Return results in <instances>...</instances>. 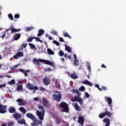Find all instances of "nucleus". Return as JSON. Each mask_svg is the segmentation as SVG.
I'll list each match as a JSON object with an SVG mask.
<instances>
[{
	"instance_id": "1",
	"label": "nucleus",
	"mask_w": 126,
	"mask_h": 126,
	"mask_svg": "<svg viewBox=\"0 0 126 126\" xmlns=\"http://www.w3.org/2000/svg\"><path fill=\"white\" fill-rule=\"evenodd\" d=\"M40 63H45V64H48V65H51L52 66H54V64H53V63L50 61L42 59L38 60L36 58H34L33 59V63H34V64H36L37 65H40L41 64H40Z\"/></svg>"
},
{
	"instance_id": "2",
	"label": "nucleus",
	"mask_w": 126,
	"mask_h": 126,
	"mask_svg": "<svg viewBox=\"0 0 126 126\" xmlns=\"http://www.w3.org/2000/svg\"><path fill=\"white\" fill-rule=\"evenodd\" d=\"M26 116L27 117V118L31 119V120H32L34 122L32 126H38L39 124L41 125L42 124V122L41 121L38 122V120H37L36 117L34 115H33L32 113H27L26 114Z\"/></svg>"
},
{
	"instance_id": "3",
	"label": "nucleus",
	"mask_w": 126,
	"mask_h": 126,
	"mask_svg": "<svg viewBox=\"0 0 126 126\" xmlns=\"http://www.w3.org/2000/svg\"><path fill=\"white\" fill-rule=\"evenodd\" d=\"M55 94H53V99L57 102H60L62 99V94L59 92H55Z\"/></svg>"
},
{
	"instance_id": "4",
	"label": "nucleus",
	"mask_w": 126,
	"mask_h": 126,
	"mask_svg": "<svg viewBox=\"0 0 126 126\" xmlns=\"http://www.w3.org/2000/svg\"><path fill=\"white\" fill-rule=\"evenodd\" d=\"M60 107L64 110V111L62 110V112H65L66 113L68 112V105L65 102H61Z\"/></svg>"
},
{
	"instance_id": "5",
	"label": "nucleus",
	"mask_w": 126,
	"mask_h": 126,
	"mask_svg": "<svg viewBox=\"0 0 126 126\" xmlns=\"http://www.w3.org/2000/svg\"><path fill=\"white\" fill-rule=\"evenodd\" d=\"M71 101H72V102H79L80 105L83 103V99L77 95H75L73 98H72Z\"/></svg>"
},
{
	"instance_id": "6",
	"label": "nucleus",
	"mask_w": 126,
	"mask_h": 126,
	"mask_svg": "<svg viewBox=\"0 0 126 126\" xmlns=\"http://www.w3.org/2000/svg\"><path fill=\"white\" fill-rule=\"evenodd\" d=\"M36 116H37L41 121L44 120V116H45L44 112H41L40 111H36Z\"/></svg>"
},
{
	"instance_id": "7",
	"label": "nucleus",
	"mask_w": 126,
	"mask_h": 126,
	"mask_svg": "<svg viewBox=\"0 0 126 126\" xmlns=\"http://www.w3.org/2000/svg\"><path fill=\"white\" fill-rule=\"evenodd\" d=\"M7 106L6 105H2L0 104V114H4L6 113Z\"/></svg>"
},
{
	"instance_id": "8",
	"label": "nucleus",
	"mask_w": 126,
	"mask_h": 126,
	"mask_svg": "<svg viewBox=\"0 0 126 126\" xmlns=\"http://www.w3.org/2000/svg\"><path fill=\"white\" fill-rule=\"evenodd\" d=\"M27 87L29 90H39V88L37 86H33V85L28 83L27 84Z\"/></svg>"
},
{
	"instance_id": "9",
	"label": "nucleus",
	"mask_w": 126,
	"mask_h": 126,
	"mask_svg": "<svg viewBox=\"0 0 126 126\" xmlns=\"http://www.w3.org/2000/svg\"><path fill=\"white\" fill-rule=\"evenodd\" d=\"M42 104L46 108H50L51 107V104H50L46 98L42 99Z\"/></svg>"
},
{
	"instance_id": "10",
	"label": "nucleus",
	"mask_w": 126,
	"mask_h": 126,
	"mask_svg": "<svg viewBox=\"0 0 126 126\" xmlns=\"http://www.w3.org/2000/svg\"><path fill=\"white\" fill-rule=\"evenodd\" d=\"M43 83L45 85L48 86L51 83V80L48 77H45L43 79Z\"/></svg>"
},
{
	"instance_id": "11",
	"label": "nucleus",
	"mask_w": 126,
	"mask_h": 126,
	"mask_svg": "<svg viewBox=\"0 0 126 126\" xmlns=\"http://www.w3.org/2000/svg\"><path fill=\"white\" fill-rule=\"evenodd\" d=\"M16 102H19V105L20 106H25V105H27V103H26L25 101L23 100L21 98H18Z\"/></svg>"
},
{
	"instance_id": "12",
	"label": "nucleus",
	"mask_w": 126,
	"mask_h": 126,
	"mask_svg": "<svg viewBox=\"0 0 126 126\" xmlns=\"http://www.w3.org/2000/svg\"><path fill=\"white\" fill-rule=\"evenodd\" d=\"M78 123L80 124L81 126H83L84 124V117H83V116H79L78 119Z\"/></svg>"
},
{
	"instance_id": "13",
	"label": "nucleus",
	"mask_w": 126,
	"mask_h": 126,
	"mask_svg": "<svg viewBox=\"0 0 126 126\" xmlns=\"http://www.w3.org/2000/svg\"><path fill=\"white\" fill-rule=\"evenodd\" d=\"M24 54L22 52H19L16 54L15 56H13L14 59L15 60H17L18 58H20V57H23Z\"/></svg>"
},
{
	"instance_id": "14",
	"label": "nucleus",
	"mask_w": 126,
	"mask_h": 126,
	"mask_svg": "<svg viewBox=\"0 0 126 126\" xmlns=\"http://www.w3.org/2000/svg\"><path fill=\"white\" fill-rule=\"evenodd\" d=\"M103 123H106L105 126H110V124H111V120L110 119L105 118L103 120Z\"/></svg>"
},
{
	"instance_id": "15",
	"label": "nucleus",
	"mask_w": 126,
	"mask_h": 126,
	"mask_svg": "<svg viewBox=\"0 0 126 126\" xmlns=\"http://www.w3.org/2000/svg\"><path fill=\"white\" fill-rule=\"evenodd\" d=\"M13 117L16 120H20V119H21L22 116L19 113H15L13 114Z\"/></svg>"
},
{
	"instance_id": "16",
	"label": "nucleus",
	"mask_w": 126,
	"mask_h": 126,
	"mask_svg": "<svg viewBox=\"0 0 126 126\" xmlns=\"http://www.w3.org/2000/svg\"><path fill=\"white\" fill-rule=\"evenodd\" d=\"M105 116H107L108 118H111L112 117V115L113 114L111 113L110 111H108V108L105 109V113H104Z\"/></svg>"
},
{
	"instance_id": "17",
	"label": "nucleus",
	"mask_w": 126,
	"mask_h": 126,
	"mask_svg": "<svg viewBox=\"0 0 126 126\" xmlns=\"http://www.w3.org/2000/svg\"><path fill=\"white\" fill-rule=\"evenodd\" d=\"M19 71L20 72H22V73H24L25 76H27L28 75L27 72H30V70H24L23 69H20Z\"/></svg>"
},
{
	"instance_id": "18",
	"label": "nucleus",
	"mask_w": 126,
	"mask_h": 126,
	"mask_svg": "<svg viewBox=\"0 0 126 126\" xmlns=\"http://www.w3.org/2000/svg\"><path fill=\"white\" fill-rule=\"evenodd\" d=\"M74 65H76L77 66L79 64V61H78V60H77L76 55L74 54Z\"/></svg>"
},
{
	"instance_id": "19",
	"label": "nucleus",
	"mask_w": 126,
	"mask_h": 126,
	"mask_svg": "<svg viewBox=\"0 0 126 126\" xmlns=\"http://www.w3.org/2000/svg\"><path fill=\"white\" fill-rule=\"evenodd\" d=\"M45 34V31L43 29H39L38 30V33L37 34V37H40V36H42V35H44Z\"/></svg>"
},
{
	"instance_id": "20",
	"label": "nucleus",
	"mask_w": 126,
	"mask_h": 126,
	"mask_svg": "<svg viewBox=\"0 0 126 126\" xmlns=\"http://www.w3.org/2000/svg\"><path fill=\"white\" fill-rule=\"evenodd\" d=\"M82 84H86V85H88V86H92L93 85L92 83L89 82V81L87 80H85V81L82 82Z\"/></svg>"
},
{
	"instance_id": "21",
	"label": "nucleus",
	"mask_w": 126,
	"mask_h": 126,
	"mask_svg": "<svg viewBox=\"0 0 126 126\" xmlns=\"http://www.w3.org/2000/svg\"><path fill=\"white\" fill-rule=\"evenodd\" d=\"M104 98L105 101H106V102H107L109 105H112V99L111 98V97L105 96Z\"/></svg>"
},
{
	"instance_id": "22",
	"label": "nucleus",
	"mask_w": 126,
	"mask_h": 126,
	"mask_svg": "<svg viewBox=\"0 0 126 126\" xmlns=\"http://www.w3.org/2000/svg\"><path fill=\"white\" fill-rule=\"evenodd\" d=\"M38 109H39L40 112L42 113H45L46 112V111L45 110V108H44V106L43 105H38Z\"/></svg>"
},
{
	"instance_id": "23",
	"label": "nucleus",
	"mask_w": 126,
	"mask_h": 126,
	"mask_svg": "<svg viewBox=\"0 0 126 126\" xmlns=\"http://www.w3.org/2000/svg\"><path fill=\"white\" fill-rule=\"evenodd\" d=\"M73 105H74V107L76 111H80V110H81V108H80V107L78 105L77 103H75L74 104H73Z\"/></svg>"
},
{
	"instance_id": "24",
	"label": "nucleus",
	"mask_w": 126,
	"mask_h": 126,
	"mask_svg": "<svg viewBox=\"0 0 126 126\" xmlns=\"http://www.w3.org/2000/svg\"><path fill=\"white\" fill-rule=\"evenodd\" d=\"M17 91H21V92H23L24 91L23 90V88L22 87V85L19 84L17 87Z\"/></svg>"
},
{
	"instance_id": "25",
	"label": "nucleus",
	"mask_w": 126,
	"mask_h": 126,
	"mask_svg": "<svg viewBox=\"0 0 126 126\" xmlns=\"http://www.w3.org/2000/svg\"><path fill=\"white\" fill-rule=\"evenodd\" d=\"M72 93H75V94H77L78 96H80L81 95V94L79 92L78 90H75V89H73L71 91Z\"/></svg>"
},
{
	"instance_id": "26",
	"label": "nucleus",
	"mask_w": 126,
	"mask_h": 126,
	"mask_svg": "<svg viewBox=\"0 0 126 126\" xmlns=\"http://www.w3.org/2000/svg\"><path fill=\"white\" fill-rule=\"evenodd\" d=\"M21 37V34L20 33H17L15 35L14 40L15 41H17L19 39V38Z\"/></svg>"
},
{
	"instance_id": "27",
	"label": "nucleus",
	"mask_w": 126,
	"mask_h": 126,
	"mask_svg": "<svg viewBox=\"0 0 126 126\" xmlns=\"http://www.w3.org/2000/svg\"><path fill=\"white\" fill-rule=\"evenodd\" d=\"M18 124L20 125H26V122L24 119H21L18 121Z\"/></svg>"
},
{
	"instance_id": "28",
	"label": "nucleus",
	"mask_w": 126,
	"mask_h": 126,
	"mask_svg": "<svg viewBox=\"0 0 126 126\" xmlns=\"http://www.w3.org/2000/svg\"><path fill=\"white\" fill-rule=\"evenodd\" d=\"M15 108L14 107H10L9 109V113H11V114H13V113H15Z\"/></svg>"
},
{
	"instance_id": "29",
	"label": "nucleus",
	"mask_w": 126,
	"mask_h": 126,
	"mask_svg": "<svg viewBox=\"0 0 126 126\" xmlns=\"http://www.w3.org/2000/svg\"><path fill=\"white\" fill-rule=\"evenodd\" d=\"M70 77H71V78H72L73 79H77V78H78V77L76 75V74H75V73L71 74Z\"/></svg>"
},
{
	"instance_id": "30",
	"label": "nucleus",
	"mask_w": 126,
	"mask_h": 126,
	"mask_svg": "<svg viewBox=\"0 0 126 126\" xmlns=\"http://www.w3.org/2000/svg\"><path fill=\"white\" fill-rule=\"evenodd\" d=\"M11 33H15L16 32H19L20 31V29H16L15 28H12L11 29Z\"/></svg>"
},
{
	"instance_id": "31",
	"label": "nucleus",
	"mask_w": 126,
	"mask_h": 126,
	"mask_svg": "<svg viewBox=\"0 0 126 126\" xmlns=\"http://www.w3.org/2000/svg\"><path fill=\"white\" fill-rule=\"evenodd\" d=\"M19 110L22 112V113H23V114H26V109H25V108H24V107H21L19 108Z\"/></svg>"
},
{
	"instance_id": "32",
	"label": "nucleus",
	"mask_w": 126,
	"mask_h": 126,
	"mask_svg": "<svg viewBox=\"0 0 126 126\" xmlns=\"http://www.w3.org/2000/svg\"><path fill=\"white\" fill-rule=\"evenodd\" d=\"M8 84L9 85H14V84H15V80L12 79L11 81L8 82Z\"/></svg>"
},
{
	"instance_id": "33",
	"label": "nucleus",
	"mask_w": 126,
	"mask_h": 126,
	"mask_svg": "<svg viewBox=\"0 0 126 126\" xmlns=\"http://www.w3.org/2000/svg\"><path fill=\"white\" fill-rule=\"evenodd\" d=\"M47 52L48 53L49 55H55V53L51 49H48Z\"/></svg>"
},
{
	"instance_id": "34",
	"label": "nucleus",
	"mask_w": 126,
	"mask_h": 126,
	"mask_svg": "<svg viewBox=\"0 0 126 126\" xmlns=\"http://www.w3.org/2000/svg\"><path fill=\"white\" fill-rule=\"evenodd\" d=\"M56 124H57V125H60V124H61V123H62V122L61 121V119H60V118L59 117L56 118Z\"/></svg>"
},
{
	"instance_id": "35",
	"label": "nucleus",
	"mask_w": 126,
	"mask_h": 126,
	"mask_svg": "<svg viewBox=\"0 0 126 126\" xmlns=\"http://www.w3.org/2000/svg\"><path fill=\"white\" fill-rule=\"evenodd\" d=\"M63 36L65 37H67L69 39H71V36L68 34V33L67 32H64L63 34Z\"/></svg>"
},
{
	"instance_id": "36",
	"label": "nucleus",
	"mask_w": 126,
	"mask_h": 126,
	"mask_svg": "<svg viewBox=\"0 0 126 126\" xmlns=\"http://www.w3.org/2000/svg\"><path fill=\"white\" fill-rule=\"evenodd\" d=\"M106 116L105 115V113H100L98 115L99 118H100V119H103V118H104V117Z\"/></svg>"
},
{
	"instance_id": "37",
	"label": "nucleus",
	"mask_w": 126,
	"mask_h": 126,
	"mask_svg": "<svg viewBox=\"0 0 126 126\" xmlns=\"http://www.w3.org/2000/svg\"><path fill=\"white\" fill-rule=\"evenodd\" d=\"M65 51H67L68 53H71V49H70V47L69 46H66L65 48Z\"/></svg>"
},
{
	"instance_id": "38",
	"label": "nucleus",
	"mask_w": 126,
	"mask_h": 126,
	"mask_svg": "<svg viewBox=\"0 0 126 126\" xmlns=\"http://www.w3.org/2000/svg\"><path fill=\"white\" fill-rule=\"evenodd\" d=\"M34 39L36 40V42H40V43H43V40L40 39V38L34 37Z\"/></svg>"
},
{
	"instance_id": "39",
	"label": "nucleus",
	"mask_w": 126,
	"mask_h": 126,
	"mask_svg": "<svg viewBox=\"0 0 126 126\" xmlns=\"http://www.w3.org/2000/svg\"><path fill=\"white\" fill-rule=\"evenodd\" d=\"M33 39H34L33 37L29 36V37L27 40V42H32V41H33Z\"/></svg>"
},
{
	"instance_id": "40",
	"label": "nucleus",
	"mask_w": 126,
	"mask_h": 126,
	"mask_svg": "<svg viewBox=\"0 0 126 126\" xmlns=\"http://www.w3.org/2000/svg\"><path fill=\"white\" fill-rule=\"evenodd\" d=\"M79 90L81 92H83L84 91H85V88L84 86H81L79 88Z\"/></svg>"
},
{
	"instance_id": "41",
	"label": "nucleus",
	"mask_w": 126,
	"mask_h": 126,
	"mask_svg": "<svg viewBox=\"0 0 126 126\" xmlns=\"http://www.w3.org/2000/svg\"><path fill=\"white\" fill-rule=\"evenodd\" d=\"M59 55V56H60V57H63L64 55V53H63V52L62 51H60Z\"/></svg>"
},
{
	"instance_id": "42",
	"label": "nucleus",
	"mask_w": 126,
	"mask_h": 126,
	"mask_svg": "<svg viewBox=\"0 0 126 126\" xmlns=\"http://www.w3.org/2000/svg\"><path fill=\"white\" fill-rule=\"evenodd\" d=\"M32 29H33V27H28L26 29V31H27L28 32H29V31H31V30H32Z\"/></svg>"
},
{
	"instance_id": "43",
	"label": "nucleus",
	"mask_w": 126,
	"mask_h": 126,
	"mask_svg": "<svg viewBox=\"0 0 126 126\" xmlns=\"http://www.w3.org/2000/svg\"><path fill=\"white\" fill-rule=\"evenodd\" d=\"M8 16L10 20H13V16H12V14H9Z\"/></svg>"
},
{
	"instance_id": "44",
	"label": "nucleus",
	"mask_w": 126,
	"mask_h": 126,
	"mask_svg": "<svg viewBox=\"0 0 126 126\" xmlns=\"http://www.w3.org/2000/svg\"><path fill=\"white\" fill-rule=\"evenodd\" d=\"M53 44H55L56 46H60V42L57 41L56 40H53Z\"/></svg>"
},
{
	"instance_id": "45",
	"label": "nucleus",
	"mask_w": 126,
	"mask_h": 126,
	"mask_svg": "<svg viewBox=\"0 0 126 126\" xmlns=\"http://www.w3.org/2000/svg\"><path fill=\"white\" fill-rule=\"evenodd\" d=\"M29 45L31 47V49H35V46L34 45V44H32V43H29Z\"/></svg>"
},
{
	"instance_id": "46",
	"label": "nucleus",
	"mask_w": 126,
	"mask_h": 126,
	"mask_svg": "<svg viewBox=\"0 0 126 126\" xmlns=\"http://www.w3.org/2000/svg\"><path fill=\"white\" fill-rule=\"evenodd\" d=\"M51 34H53V35H58V32L55 31H52L51 32Z\"/></svg>"
},
{
	"instance_id": "47",
	"label": "nucleus",
	"mask_w": 126,
	"mask_h": 126,
	"mask_svg": "<svg viewBox=\"0 0 126 126\" xmlns=\"http://www.w3.org/2000/svg\"><path fill=\"white\" fill-rule=\"evenodd\" d=\"M95 87H96L97 89H98V90H99V91H102V89H101V88H100V87H99L98 84H95Z\"/></svg>"
},
{
	"instance_id": "48",
	"label": "nucleus",
	"mask_w": 126,
	"mask_h": 126,
	"mask_svg": "<svg viewBox=\"0 0 126 126\" xmlns=\"http://www.w3.org/2000/svg\"><path fill=\"white\" fill-rule=\"evenodd\" d=\"M27 47V43L25 42L22 44V47L23 48H26Z\"/></svg>"
},
{
	"instance_id": "49",
	"label": "nucleus",
	"mask_w": 126,
	"mask_h": 126,
	"mask_svg": "<svg viewBox=\"0 0 126 126\" xmlns=\"http://www.w3.org/2000/svg\"><path fill=\"white\" fill-rule=\"evenodd\" d=\"M87 68L88 69V70H89V71H90L91 70V66H90V64L89 63H87Z\"/></svg>"
},
{
	"instance_id": "50",
	"label": "nucleus",
	"mask_w": 126,
	"mask_h": 126,
	"mask_svg": "<svg viewBox=\"0 0 126 126\" xmlns=\"http://www.w3.org/2000/svg\"><path fill=\"white\" fill-rule=\"evenodd\" d=\"M19 17H20V16L18 14H15L14 15V18L18 19V18H19Z\"/></svg>"
},
{
	"instance_id": "51",
	"label": "nucleus",
	"mask_w": 126,
	"mask_h": 126,
	"mask_svg": "<svg viewBox=\"0 0 126 126\" xmlns=\"http://www.w3.org/2000/svg\"><path fill=\"white\" fill-rule=\"evenodd\" d=\"M14 125V123L11 122L8 124V126H12Z\"/></svg>"
},
{
	"instance_id": "52",
	"label": "nucleus",
	"mask_w": 126,
	"mask_h": 126,
	"mask_svg": "<svg viewBox=\"0 0 126 126\" xmlns=\"http://www.w3.org/2000/svg\"><path fill=\"white\" fill-rule=\"evenodd\" d=\"M6 85L5 84L0 85V89H1V88H2V87H5Z\"/></svg>"
},
{
	"instance_id": "53",
	"label": "nucleus",
	"mask_w": 126,
	"mask_h": 126,
	"mask_svg": "<svg viewBox=\"0 0 126 126\" xmlns=\"http://www.w3.org/2000/svg\"><path fill=\"white\" fill-rule=\"evenodd\" d=\"M101 89H102V90H103L104 91H106V90H107V88L105 86H102Z\"/></svg>"
},
{
	"instance_id": "54",
	"label": "nucleus",
	"mask_w": 126,
	"mask_h": 126,
	"mask_svg": "<svg viewBox=\"0 0 126 126\" xmlns=\"http://www.w3.org/2000/svg\"><path fill=\"white\" fill-rule=\"evenodd\" d=\"M85 94L86 97L87 98H89L90 95H89V94H88V93L86 92V93H85Z\"/></svg>"
},
{
	"instance_id": "55",
	"label": "nucleus",
	"mask_w": 126,
	"mask_h": 126,
	"mask_svg": "<svg viewBox=\"0 0 126 126\" xmlns=\"http://www.w3.org/2000/svg\"><path fill=\"white\" fill-rule=\"evenodd\" d=\"M59 40L61 42H64V40H63V37H60Z\"/></svg>"
},
{
	"instance_id": "56",
	"label": "nucleus",
	"mask_w": 126,
	"mask_h": 126,
	"mask_svg": "<svg viewBox=\"0 0 126 126\" xmlns=\"http://www.w3.org/2000/svg\"><path fill=\"white\" fill-rule=\"evenodd\" d=\"M45 71H52V69L51 68H47L46 70Z\"/></svg>"
},
{
	"instance_id": "57",
	"label": "nucleus",
	"mask_w": 126,
	"mask_h": 126,
	"mask_svg": "<svg viewBox=\"0 0 126 126\" xmlns=\"http://www.w3.org/2000/svg\"><path fill=\"white\" fill-rule=\"evenodd\" d=\"M39 90H40V91H45V88L40 87L39 88Z\"/></svg>"
},
{
	"instance_id": "58",
	"label": "nucleus",
	"mask_w": 126,
	"mask_h": 126,
	"mask_svg": "<svg viewBox=\"0 0 126 126\" xmlns=\"http://www.w3.org/2000/svg\"><path fill=\"white\" fill-rule=\"evenodd\" d=\"M101 67L102 68H106V66H105V65L104 64H102Z\"/></svg>"
},
{
	"instance_id": "59",
	"label": "nucleus",
	"mask_w": 126,
	"mask_h": 126,
	"mask_svg": "<svg viewBox=\"0 0 126 126\" xmlns=\"http://www.w3.org/2000/svg\"><path fill=\"white\" fill-rule=\"evenodd\" d=\"M33 99L34 101H39V98L38 97H34Z\"/></svg>"
},
{
	"instance_id": "60",
	"label": "nucleus",
	"mask_w": 126,
	"mask_h": 126,
	"mask_svg": "<svg viewBox=\"0 0 126 126\" xmlns=\"http://www.w3.org/2000/svg\"><path fill=\"white\" fill-rule=\"evenodd\" d=\"M56 87L57 88L60 89L61 88V85H60V84H58L57 85H56Z\"/></svg>"
},
{
	"instance_id": "61",
	"label": "nucleus",
	"mask_w": 126,
	"mask_h": 126,
	"mask_svg": "<svg viewBox=\"0 0 126 126\" xmlns=\"http://www.w3.org/2000/svg\"><path fill=\"white\" fill-rule=\"evenodd\" d=\"M18 66V65H16L14 66V67H13L12 69H14L15 68H16V67H17Z\"/></svg>"
},
{
	"instance_id": "62",
	"label": "nucleus",
	"mask_w": 126,
	"mask_h": 126,
	"mask_svg": "<svg viewBox=\"0 0 126 126\" xmlns=\"http://www.w3.org/2000/svg\"><path fill=\"white\" fill-rule=\"evenodd\" d=\"M48 39H49V40H52L53 39V38L52 37V36L51 35H49L48 36Z\"/></svg>"
},
{
	"instance_id": "63",
	"label": "nucleus",
	"mask_w": 126,
	"mask_h": 126,
	"mask_svg": "<svg viewBox=\"0 0 126 126\" xmlns=\"http://www.w3.org/2000/svg\"><path fill=\"white\" fill-rule=\"evenodd\" d=\"M68 59H69V60H71V56L69 55L67 56Z\"/></svg>"
},
{
	"instance_id": "64",
	"label": "nucleus",
	"mask_w": 126,
	"mask_h": 126,
	"mask_svg": "<svg viewBox=\"0 0 126 126\" xmlns=\"http://www.w3.org/2000/svg\"><path fill=\"white\" fill-rule=\"evenodd\" d=\"M0 126H7V124H1Z\"/></svg>"
}]
</instances>
